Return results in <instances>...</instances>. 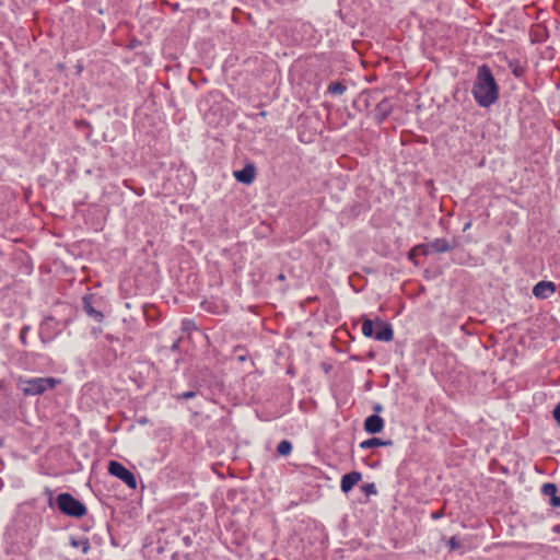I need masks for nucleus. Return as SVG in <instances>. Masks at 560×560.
<instances>
[{"label":"nucleus","mask_w":560,"mask_h":560,"mask_svg":"<svg viewBox=\"0 0 560 560\" xmlns=\"http://www.w3.org/2000/svg\"><path fill=\"white\" fill-rule=\"evenodd\" d=\"M277 280H279V281H284V280H285V275H284V273H282V272H281V273H279V275L277 276Z\"/></svg>","instance_id":"ea45409f"},{"label":"nucleus","mask_w":560,"mask_h":560,"mask_svg":"<svg viewBox=\"0 0 560 560\" xmlns=\"http://www.w3.org/2000/svg\"><path fill=\"white\" fill-rule=\"evenodd\" d=\"M362 334L366 338H374L377 341L388 342L394 338L392 325L380 317L375 320L370 318L362 319Z\"/></svg>","instance_id":"f03ea898"},{"label":"nucleus","mask_w":560,"mask_h":560,"mask_svg":"<svg viewBox=\"0 0 560 560\" xmlns=\"http://www.w3.org/2000/svg\"><path fill=\"white\" fill-rule=\"evenodd\" d=\"M172 560H182V555L178 551L172 553Z\"/></svg>","instance_id":"4c0bfd02"},{"label":"nucleus","mask_w":560,"mask_h":560,"mask_svg":"<svg viewBox=\"0 0 560 560\" xmlns=\"http://www.w3.org/2000/svg\"><path fill=\"white\" fill-rule=\"evenodd\" d=\"M70 545L74 548H81L83 555H86L91 549L89 538L86 537H81L79 539L70 537Z\"/></svg>","instance_id":"dca6fc26"},{"label":"nucleus","mask_w":560,"mask_h":560,"mask_svg":"<svg viewBox=\"0 0 560 560\" xmlns=\"http://www.w3.org/2000/svg\"><path fill=\"white\" fill-rule=\"evenodd\" d=\"M548 503L552 508H560V495H556V497H553V499H549Z\"/></svg>","instance_id":"7c9ffc66"},{"label":"nucleus","mask_w":560,"mask_h":560,"mask_svg":"<svg viewBox=\"0 0 560 560\" xmlns=\"http://www.w3.org/2000/svg\"><path fill=\"white\" fill-rule=\"evenodd\" d=\"M347 86L341 81H332L327 86V93L331 95H341L346 92Z\"/></svg>","instance_id":"a211bd4d"},{"label":"nucleus","mask_w":560,"mask_h":560,"mask_svg":"<svg viewBox=\"0 0 560 560\" xmlns=\"http://www.w3.org/2000/svg\"><path fill=\"white\" fill-rule=\"evenodd\" d=\"M381 444H382V439L373 436V438H370V439L361 442L359 446L362 450H370V448L381 447Z\"/></svg>","instance_id":"412c9836"},{"label":"nucleus","mask_w":560,"mask_h":560,"mask_svg":"<svg viewBox=\"0 0 560 560\" xmlns=\"http://www.w3.org/2000/svg\"><path fill=\"white\" fill-rule=\"evenodd\" d=\"M171 389H172V397L177 401L188 400V399L195 398L197 396L196 392H194V390L187 389L184 392H179L176 386H172Z\"/></svg>","instance_id":"2eb2a0df"},{"label":"nucleus","mask_w":560,"mask_h":560,"mask_svg":"<svg viewBox=\"0 0 560 560\" xmlns=\"http://www.w3.org/2000/svg\"><path fill=\"white\" fill-rule=\"evenodd\" d=\"M421 255L420 253H415L413 259L411 260L416 266H419V261L416 259V256Z\"/></svg>","instance_id":"58836bf2"},{"label":"nucleus","mask_w":560,"mask_h":560,"mask_svg":"<svg viewBox=\"0 0 560 560\" xmlns=\"http://www.w3.org/2000/svg\"><path fill=\"white\" fill-rule=\"evenodd\" d=\"M361 479L362 474L357 470L343 475L340 481L341 491L343 493H349Z\"/></svg>","instance_id":"4468645a"},{"label":"nucleus","mask_w":560,"mask_h":560,"mask_svg":"<svg viewBox=\"0 0 560 560\" xmlns=\"http://www.w3.org/2000/svg\"><path fill=\"white\" fill-rule=\"evenodd\" d=\"M179 536V530L176 527L161 528L158 535V548L156 551L162 553L165 551L166 546L174 542Z\"/></svg>","instance_id":"1a4fd4ad"},{"label":"nucleus","mask_w":560,"mask_h":560,"mask_svg":"<svg viewBox=\"0 0 560 560\" xmlns=\"http://www.w3.org/2000/svg\"><path fill=\"white\" fill-rule=\"evenodd\" d=\"M196 329H197V326L192 319H184L182 322V330L183 331H190V330H196Z\"/></svg>","instance_id":"bb28decb"},{"label":"nucleus","mask_w":560,"mask_h":560,"mask_svg":"<svg viewBox=\"0 0 560 560\" xmlns=\"http://www.w3.org/2000/svg\"><path fill=\"white\" fill-rule=\"evenodd\" d=\"M557 290L556 283L552 281L541 280L537 282L533 288V294L535 298L540 300L548 299Z\"/></svg>","instance_id":"f8f14e48"},{"label":"nucleus","mask_w":560,"mask_h":560,"mask_svg":"<svg viewBox=\"0 0 560 560\" xmlns=\"http://www.w3.org/2000/svg\"><path fill=\"white\" fill-rule=\"evenodd\" d=\"M58 512L65 516L80 520L88 514V508L70 492H61L59 493Z\"/></svg>","instance_id":"39448f33"},{"label":"nucleus","mask_w":560,"mask_h":560,"mask_svg":"<svg viewBox=\"0 0 560 560\" xmlns=\"http://www.w3.org/2000/svg\"><path fill=\"white\" fill-rule=\"evenodd\" d=\"M369 357H370L371 359H374V352H370V353H369Z\"/></svg>","instance_id":"49530a36"},{"label":"nucleus","mask_w":560,"mask_h":560,"mask_svg":"<svg viewBox=\"0 0 560 560\" xmlns=\"http://www.w3.org/2000/svg\"><path fill=\"white\" fill-rule=\"evenodd\" d=\"M179 343H180V338L176 339L172 346L170 347V350L172 352H177L179 350Z\"/></svg>","instance_id":"473e14b6"},{"label":"nucleus","mask_w":560,"mask_h":560,"mask_svg":"<svg viewBox=\"0 0 560 560\" xmlns=\"http://www.w3.org/2000/svg\"><path fill=\"white\" fill-rule=\"evenodd\" d=\"M458 246L456 238L448 241L446 238H434L427 244H417L408 252V259L412 260L415 253H420L422 256H428L431 253L444 254L453 250Z\"/></svg>","instance_id":"20e7f679"},{"label":"nucleus","mask_w":560,"mask_h":560,"mask_svg":"<svg viewBox=\"0 0 560 560\" xmlns=\"http://www.w3.org/2000/svg\"><path fill=\"white\" fill-rule=\"evenodd\" d=\"M3 444L2 440H0V446Z\"/></svg>","instance_id":"de8ad7c7"},{"label":"nucleus","mask_w":560,"mask_h":560,"mask_svg":"<svg viewBox=\"0 0 560 560\" xmlns=\"http://www.w3.org/2000/svg\"><path fill=\"white\" fill-rule=\"evenodd\" d=\"M558 487L553 482H546L541 487V493L546 497H549V499H553V497L557 495Z\"/></svg>","instance_id":"4be33fe9"},{"label":"nucleus","mask_w":560,"mask_h":560,"mask_svg":"<svg viewBox=\"0 0 560 560\" xmlns=\"http://www.w3.org/2000/svg\"><path fill=\"white\" fill-rule=\"evenodd\" d=\"M32 330V327L31 325H24L21 330H20V334H19V339H20V342L26 347L28 346V340H27V335L28 332Z\"/></svg>","instance_id":"393cba45"},{"label":"nucleus","mask_w":560,"mask_h":560,"mask_svg":"<svg viewBox=\"0 0 560 560\" xmlns=\"http://www.w3.org/2000/svg\"><path fill=\"white\" fill-rule=\"evenodd\" d=\"M394 444L393 440H383L381 446H392Z\"/></svg>","instance_id":"e433bc0d"},{"label":"nucleus","mask_w":560,"mask_h":560,"mask_svg":"<svg viewBox=\"0 0 560 560\" xmlns=\"http://www.w3.org/2000/svg\"><path fill=\"white\" fill-rule=\"evenodd\" d=\"M107 471L110 476L121 480L130 490H136L138 482L136 475L117 460H109Z\"/></svg>","instance_id":"0eeeda50"},{"label":"nucleus","mask_w":560,"mask_h":560,"mask_svg":"<svg viewBox=\"0 0 560 560\" xmlns=\"http://www.w3.org/2000/svg\"><path fill=\"white\" fill-rule=\"evenodd\" d=\"M233 352L236 354V359L238 362L243 363L248 359V351L245 347L238 345L234 347Z\"/></svg>","instance_id":"5701e85b"},{"label":"nucleus","mask_w":560,"mask_h":560,"mask_svg":"<svg viewBox=\"0 0 560 560\" xmlns=\"http://www.w3.org/2000/svg\"><path fill=\"white\" fill-rule=\"evenodd\" d=\"M105 339H106L108 342H110V343H113V342H118V341H119V338H118V337H115V336H114V335H112V334H107V335L105 336Z\"/></svg>","instance_id":"72a5a7b5"},{"label":"nucleus","mask_w":560,"mask_h":560,"mask_svg":"<svg viewBox=\"0 0 560 560\" xmlns=\"http://www.w3.org/2000/svg\"><path fill=\"white\" fill-rule=\"evenodd\" d=\"M256 166L254 163H247L243 168L234 171V178L244 185H250L256 178Z\"/></svg>","instance_id":"9d476101"},{"label":"nucleus","mask_w":560,"mask_h":560,"mask_svg":"<svg viewBox=\"0 0 560 560\" xmlns=\"http://www.w3.org/2000/svg\"><path fill=\"white\" fill-rule=\"evenodd\" d=\"M509 69L515 78H522L526 72V69L520 63L517 59L509 61Z\"/></svg>","instance_id":"6ab92c4d"},{"label":"nucleus","mask_w":560,"mask_h":560,"mask_svg":"<svg viewBox=\"0 0 560 560\" xmlns=\"http://www.w3.org/2000/svg\"><path fill=\"white\" fill-rule=\"evenodd\" d=\"M201 386V382L195 375L188 376V390H194L198 395Z\"/></svg>","instance_id":"b1692460"},{"label":"nucleus","mask_w":560,"mask_h":560,"mask_svg":"<svg viewBox=\"0 0 560 560\" xmlns=\"http://www.w3.org/2000/svg\"><path fill=\"white\" fill-rule=\"evenodd\" d=\"M444 515H445V510H444V508H442L438 511L432 512L431 518L434 521H438V520L442 518Z\"/></svg>","instance_id":"c756f323"},{"label":"nucleus","mask_w":560,"mask_h":560,"mask_svg":"<svg viewBox=\"0 0 560 560\" xmlns=\"http://www.w3.org/2000/svg\"><path fill=\"white\" fill-rule=\"evenodd\" d=\"M447 545L451 550L459 549L462 547V542H460L459 538L456 536H452L448 539Z\"/></svg>","instance_id":"cd10ccee"},{"label":"nucleus","mask_w":560,"mask_h":560,"mask_svg":"<svg viewBox=\"0 0 560 560\" xmlns=\"http://www.w3.org/2000/svg\"><path fill=\"white\" fill-rule=\"evenodd\" d=\"M382 410H383V406L381 404H375L373 406L374 413L378 415V412H381Z\"/></svg>","instance_id":"c9c22d12"},{"label":"nucleus","mask_w":560,"mask_h":560,"mask_svg":"<svg viewBox=\"0 0 560 560\" xmlns=\"http://www.w3.org/2000/svg\"><path fill=\"white\" fill-rule=\"evenodd\" d=\"M61 380L45 376V377H33V378H19V388L25 396H38L44 394L48 389H54Z\"/></svg>","instance_id":"7ed1b4c3"},{"label":"nucleus","mask_w":560,"mask_h":560,"mask_svg":"<svg viewBox=\"0 0 560 560\" xmlns=\"http://www.w3.org/2000/svg\"><path fill=\"white\" fill-rule=\"evenodd\" d=\"M182 541L187 548H189L192 545V538L189 535L184 536L182 538Z\"/></svg>","instance_id":"2f4dec72"},{"label":"nucleus","mask_w":560,"mask_h":560,"mask_svg":"<svg viewBox=\"0 0 560 560\" xmlns=\"http://www.w3.org/2000/svg\"><path fill=\"white\" fill-rule=\"evenodd\" d=\"M182 558L184 560H195V553L187 552V553L183 555Z\"/></svg>","instance_id":"f704fd0d"},{"label":"nucleus","mask_w":560,"mask_h":560,"mask_svg":"<svg viewBox=\"0 0 560 560\" xmlns=\"http://www.w3.org/2000/svg\"><path fill=\"white\" fill-rule=\"evenodd\" d=\"M61 334L59 322L52 316L44 317L38 327V337L44 345L50 343Z\"/></svg>","instance_id":"6e6552de"},{"label":"nucleus","mask_w":560,"mask_h":560,"mask_svg":"<svg viewBox=\"0 0 560 560\" xmlns=\"http://www.w3.org/2000/svg\"><path fill=\"white\" fill-rule=\"evenodd\" d=\"M393 105L388 98H383L374 109V120L381 125L383 124L392 114Z\"/></svg>","instance_id":"ddd939ff"},{"label":"nucleus","mask_w":560,"mask_h":560,"mask_svg":"<svg viewBox=\"0 0 560 560\" xmlns=\"http://www.w3.org/2000/svg\"><path fill=\"white\" fill-rule=\"evenodd\" d=\"M351 359H352V360H355V361H359V360H360V359H359V357H355V355H351Z\"/></svg>","instance_id":"a18cd8bd"},{"label":"nucleus","mask_w":560,"mask_h":560,"mask_svg":"<svg viewBox=\"0 0 560 560\" xmlns=\"http://www.w3.org/2000/svg\"><path fill=\"white\" fill-rule=\"evenodd\" d=\"M258 116H260V117H266V116H267V112L262 110V112H260V113L258 114Z\"/></svg>","instance_id":"c03bdc74"},{"label":"nucleus","mask_w":560,"mask_h":560,"mask_svg":"<svg viewBox=\"0 0 560 560\" xmlns=\"http://www.w3.org/2000/svg\"><path fill=\"white\" fill-rule=\"evenodd\" d=\"M552 417L557 424L560 427V402L556 405V407L552 410Z\"/></svg>","instance_id":"c85d7f7f"},{"label":"nucleus","mask_w":560,"mask_h":560,"mask_svg":"<svg viewBox=\"0 0 560 560\" xmlns=\"http://www.w3.org/2000/svg\"><path fill=\"white\" fill-rule=\"evenodd\" d=\"M44 495L47 498V505L52 509L57 510L59 508V494L55 495L54 490L46 487L44 489Z\"/></svg>","instance_id":"f3484780"},{"label":"nucleus","mask_w":560,"mask_h":560,"mask_svg":"<svg viewBox=\"0 0 560 560\" xmlns=\"http://www.w3.org/2000/svg\"><path fill=\"white\" fill-rule=\"evenodd\" d=\"M384 427H385L384 419L380 415H376V413H373V415L366 417L364 420V423H363L364 431L372 435L381 433L383 431Z\"/></svg>","instance_id":"9b49d317"},{"label":"nucleus","mask_w":560,"mask_h":560,"mask_svg":"<svg viewBox=\"0 0 560 560\" xmlns=\"http://www.w3.org/2000/svg\"><path fill=\"white\" fill-rule=\"evenodd\" d=\"M471 93L480 107L488 108L499 100L500 88L488 65L478 67Z\"/></svg>","instance_id":"f257e3e1"},{"label":"nucleus","mask_w":560,"mask_h":560,"mask_svg":"<svg viewBox=\"0 0 560 560\" xmlns=\"http://www.w3.org/2000/svg\"><path fill=\"white\" fill-rule=\"evenodd\" d=\"M471 226V221H468L467 223H465L464 228H463V231H467L468 229H470Z\"/></svg>","instance_id":"a19ab883"},{"label":"nucleus","mask_w":560,"mask_h":560,"mask_svg":"<svg viewBox=\"0 0 560 560\" xmlns=\"http://www.w3.org/2000/svg\"><path fill=\"white\" fill-rule=\"evenodd\" d=\"M330 369H331V365H329V364H327V365L325 364V365H324V371H325L326 373H328Z\"/></svg>","instance_id":"37998d69"},{"label":"nucleus","mask_w":560,"mask_h":560,"mask_svg":"<svg viewBox=\"0 0 560 560\" xmlns=\"http://www.w3.org/2000/svg\"><path fill=\"white\" fill-rule=\"evenodd\" d=\"M361 491L366 495L377 494V489L374 482L364 483L361 486Z\"/></svg>","instance_id":"a878e982"},{"label":"nucleus","mask_w":560,"mask_h":560,"mask_svg":"<svg viewBox=\"0 0 560 560\" xmlns=\"http://www.w3.org/2000/svg\"><path fill=\"white\" fill-rule=\"evenodd\" d=\"M292 450H293V445L289 440H282L277 445V454L279 456H288L291 454Z\"/></svg>","instance_id":"aec40b11"},{"label":"nucleus","mask_w":560,"mask_h":560,"mask_svg":"<svg viewBox=\"0 0 560 560\" xmlns=\"http://www.w3.org/2000/svg\"><path fill=\"white\" fill-rule=\"evenodd\" d=\"M104 306L103 298L95 293L89 292L82 296V311L96 323H103L105 318Z\"/></svg>","instance_id":"423d86ee"},{"label":"nucleus","mask_w":560,"mask_h":560,"mask_svg":"<svg viewBox=\"0 0 560 560\" xmlns=\"http://www.w3.org/2000/svg\"><path fill=\"white\" fill-rule=\"evenodd\" d=\"M552 532L560 534V525H555Z\"/></svg>","instance_id":"79ce46f5"}]
</instances>
